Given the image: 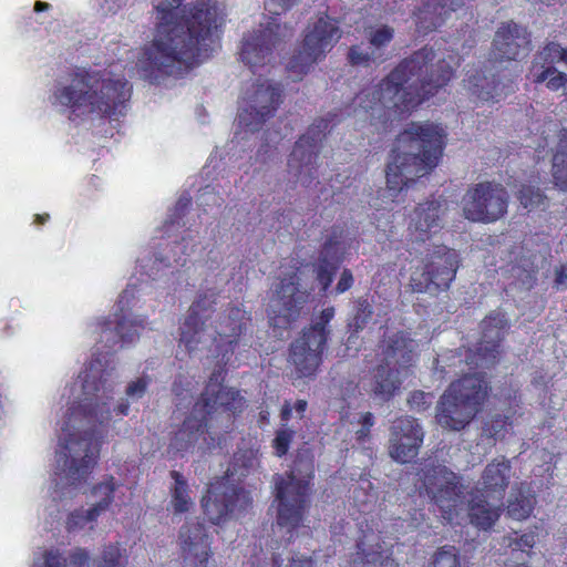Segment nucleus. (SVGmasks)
Instances as JSON below:
<instances>
[{"mask_svg":"<svg viewBox=\"0 0 567 567\" xmlns=\"http://www.w3.org/2000/svg\"><path fill=\"white\" fill-rule=\"evenodd\" d=\"M443 128L433 123L412 122L396 137L386 165V185L399 193L440 163L445 147Z\"/></svg>","mask_w":567,"mask_h":567,"instance_id":"obj_4","label":"nucleus"},{"mask_svg":"<svg viewBox=\"0 0 567 567\" xmlns=\"http://www.w3.org/2000/svg\"><path fill=\"white\" fill-rule=\"evenodd\" d=\"M334 315L336 310L332 306L322 309L320 315L290 343L288 361L293 367L297 378L316 377L331 332L328 326Z\"/></svg>","mask_w":567,"mask_h":567,"instance_id":"obj_9","label":"nucleus"},{"mask_svg":"<svg viewBox=\"0 0 567 567\" xmlns=\"http://www.w3.org/2000/svg\"><path fill=\"white\" fill-rule=\"evenodd\" d=\"M131 93L132 86L126 80L103 79L99 72L82 70L74 74L70 85L54 92V99L72 112L112 118L125 114Z\"/></svg>","mask_w":567,"mask_h":567,"instance_id":"obj_6","label":"nucleus"},{"mask_svg":"<svg viewBox=\"0 0 567 567\" xmlns=\"http://www.w3.org/2000/svg\"><path fill=\"white\" fill-rule=\"evenodd\" d=\"M383 360L375 369V390H400L417 359L416 344L410 333L399 330L382 341Z\"/></svg>","mask_w":567,"mask_h":567,"instance_id":"obj_11","label":"nucleus"},{"mask_svg":"<svg viewBox=\"0 0 567 567\" xmlns=\"http://www.w3.org/2000/svg\"><path fill=\"white\" fill-rule=\"evenodd\" d=\"M288 567H316V563L312 559V557L308 556H301V557H293Z\"/></svg>","mask_w":567,"mask_h":567,"instance_id":"obj_59","label":"nucleus"},{"mask_svg":"<svg viewBox=\"0 0 567 567\" xmlns=\"http://www.w3.org/2000/svg\"><path fill=\"white\" fill-rule=\"evenodd\" d=\"M66 403L60 439L63 452L58 458V463L63 462V468L56 475L65 480L66 485L78 486L87 478L97 462L112 411L95 392H81L72 400L69 396Z\"/></svg>","mask_w":567,"mask_h":567,"instance_id":"obj_3","label":"nucleus"},{"mask_svg":"<svg viewBox=\"0 0 567 567\" xmlns=\"http://www.w3.org/2000/svg\"><path fill=\"white\" fill-rule=\"evenodd\" d=\"M551 176L559 189L567 190V128H563L559 133L551 159Z\"/></svg>","mask_w":567,"mask_h":567,"instance_id":"obj_34","label":"nucleus"},{"mask_svg":"<svg viewBox=\"0 0 567 567\" xmlns=\"http://www.w3.org/2000/svg\"><path fill=\"white\" fill-rule=\"evenodd\" d=\"M511 462L505 456L493 458L481 475V496L502 502L511 480Z\"/></svg>","mask_w":567,"mask_h":567,"instance_id":"obj_29","label":"nucleus"},{"mask_svg":"<svg viewBox=\"0 0 567 567\" xmlns=\"http://www.w3.org/2000/svg\"><path fill=\"white\" fill-rule=\"evenodd\" d=\"M116 488L117 484L112 475H109L103 482H100L92 487V495L101 497V499L93 505V513L100 512L102 514L110 508L114 501V493Z\"/></svg>","mask_w":567,"mask_h":567,"instance_id":"obj_39","label":"nucleus"},{"mask_svg":"<svg viewBox=\"0 0 567 567\" xmlns=\"http://www.w3.org/2000/svg\"><path fill=\"white\" fill-rule=\"evenodd\" d=\"M433 567H462L458 549L444 545L436 549L432 557Z\"/></svg>","mask_w":567,"mask_h":567,"instance_id":"obj_44","label":"nucleus"},{"mask_svg":"<svg viewBox=\"0 0 567 567\" xmlns=\"http://www.w3.org/2000/svg\"><path fill=\"white\" fill-rule=\"evenodd\" d=\"M252 327V316L243 303L229 302L215 321V336L208 349L214 362L205 390H234L225 386L228 365L241 338Z\"/></svg>","mask_w":567,"mask_h":567,"instance_id":"obj_8","label":"nucleus"},{"mask_svg":"<svg viewBox=\"0 0 567 567\" xmlns=\"http://www.w3.org/2000/svg\"><path fill=\"white\" fill-rule=\"evenodd\" d=\"M329 125L330 121L327 118L315 120L289 154L288 173L306 187L317 178V161Z\"/></svg>","mask_w":567,"mask_h":567,"instance_id":"obj_16","label":"nucleus"},{"mask_svg":"<svg viewBox=\"0 0 567 567\" xmlns=\"http://www.w3.org/2000/svg\"><path fill=\"white\" fill-rule=\"evenodd\" d=\"M434 59L435 51L427 45L402 59L378 85L355 96L358 115L378 132L390 131L453 78V66L444 59L433 64Z\"/></svg>","mask_w":567,"mask_h":567,"instance_id":"obj_2","label":"nucleus"},{"mask_svg":"<svg viewBox=\"0 0 567 567\" xmlns=\"http://www.w3.org/2000/svg\"><path fill=\"white\" fill-rule=\"evenodd\" d=\"M307 406H308V403L307 401L305 400H298L296 401V403L293 404L292 409H295V411L297 412V414L299 415V417H303V414L307 410Z\"/></svg>","mask_w":567,"mask_h":567,"instance_id":"obj_62","label":"nucleus"},{"mask_svg":"<svg viewBox=\"0 0 567 567\" xmlns=\"http://www.w3.org/2000/svg\"><path fill=\"white\" fill-rule=\"evenodd\" d=\"M529 73L535 84L546 82V87L550 91H558L565 87L567 75L558 71L554 65H539V62H532Z\"/></svg>","mask_w":567,"mask_h":567,"instance_id":"obj_36","label":"nucleus"},{"mask_svg":"<svg viewBox=\"0 0 567 567\" xmlns=\"http://www.w3.org/2000/svg\"><path fill=\"white\" fill-rule=\"evenodd\" d=\"M100 515V512L93 513V506L87 511L83 508L74 509L68 515L65 528L69 533L82 529L86 524L96 522Z\"/></svg>","mask_w":567,"mask_h":567,"instance_id":"obj_45","label":"nucleus"},{"mask_svg":"<svg viewBox=\"0 0 567 567\" xmlns=\"http://www.w3.org/2000/svg\"><path fill=\"white\" fill-rule=\"evenodd\" d=\"M115 370L113 352H93L92 358L78 375L81 390H107V386L113 383Z\"/></svg>","mask_w":567,"mask_h":567,"instance_id":"obj_27","label":"nucleus"},{"mask_svg":"<svg viewBox=\"0 0 567 567\" xmlns=\"http://www.w3.org/2000/svg\"><path fill=\"white\" fill-rule=\"evenodd\" d=\"M217 305V293H200L190 305L188 312L181 324L179 343L184 344L188 352L195 351L205 331L207 319Z\"/></svg>","mask_w":567,"mask_h":567,"instance_id":"obj_23","label":"nucleus"},{"mask_svg":"<svg viewBox=\"0 0 567 567\" xmlns=\"http://www.w3.org/2000/svg\"><path fill=\"white\" fill-rule=\"evenodd\" d=\"M130 298H134V291L126 288L118 299L121 313H114L113 319L107 318L101 322L102 339L111 343L110 348H114L118 343H132L138 338L140 329L144 328L143 320H130L123 313V303L128 302Z\"/></svg>","mask_w":567,"mask_h":567,"instance_id":"obj_26","label":"nucleus"},{"mask_svg":"<svg viewBox=\"0 0 567 567\" xmlns=\"http://www.w3.org/2000/svg\"><path fill=\"white\" fill-rule=\"evenodd\" d=\"M162 0L155 7L154 39L143 48L140 66L153 84L173 76L182 79L210 56L214 34L220 27L216 0Z\"/></svg>","mask_w":567,"mask_h":567,"instance_id":"obj_1","label":"nucleus"},{"mask_svg":"<svg viewBox=\"0 0 567 567\" xmlns=\"http://www.w3.org/2000/svg\"><path fill=\"white\" fill-rule=\"evenodd\" d=\"M241 392H200L190 413L171 439L169 447L186 453L198 447L210 451L218 443L215 429L233 425L234 417L243 412L246 400Z\"/></svg>","mask_w":567,"mask_h":567,"instance_id":"obj_5","label":"nucleus"},{"mask_svg":"<svg viewBox=\"0 0 567 567\" xmlns=\"http://www.w3.org/2000/svg\"><path fill=\"white\" fill-rule=\"evenodd\" d=\"M445 209V199H432L417 204L409 224V230L417 241L429 240L442 228L441 221Z\"/></svg>","mask_w":567,"mask_h":567,"instance_id":"obj_28","label":"nucleus"},{"mask_svg":"<svg viewBox=\"0 0 567 567\" xmlns=\"http://www.w3.org/2000/svg\"><path fill=\"white\" fill-rule=\"evenodd\" d=\"M70 560L74 566L84 567L90 560L89 551L85 548L76 547L71 551Z\"/></svg>","mask_w":567,"mask_h":567,"instance_id":"obj_56","label":"nucleus"},{"mask_svg":"<svg viewBox=\"0 0 567 567\" xmlns=\"http://www.w3.org/2000/svg\"><path fill=\"white\" fill-rule=\"evenodd\" d=\"M447 390H491L488 382L486 381L485 374L482 372L474 371L473 373H466L461 379L452 382Z\"/></svg>","mask_w":567,"mask_h":567,"instance_id":"obj_46","label":"nucleus"},{"mask_svg":"<svg viewBox=\"0 0 567 567\" xmlns=\"http://www.w3.org/2000/svg\"><path fill=\"white\" fill-rule=\"evenodd\" d=\"M347 59L352 66L368 68L377 60L384 61L382 54H377L373 50H363L360 45L353 44L349 48Z\"/></svg>","mask_w":567,"mask_h":567,"instance_id":"obj_47","label":"nucleus"},{"mask_svg":"<svg viewBox=\"0 0 567 567\" xmlns=\"http://www.w3.org/2000/svg\"><path fill=\"white\" fill-rule=\"evenodd\" d=\"M514 537H508V547L513 550L520 551H529L535 546V534L534 533H525L518 535L516 532L514 533Z\"/></svg>","mask_w":567,"mask_h":567,"instance_id":"obj_51","label":"nucleus"},{"mask_svg":"<svg viewBox=\"0 0 567 567\" xmlns=\"http://www.w3.org/2000/svg\"><path fill=\"white\" fill-rule=\"evenodd\" d=\"M169 475L174 480L169 505L174 514L187 513L194 504L189 495L188 483L178 471H171Z\"/></svg>","mask_w":567,"mask_h":567,"instance_id":"obj_35","label":"nucleus"},{"mask_svg":"<svg viewBox=\"0 0 567 567\" xmlns=\"http://www.w3.org/2000/svg\"><path fill=\"white\" fill-rule=\"evenodd\" d=\"M501 511V506H492L486 497L475 496L468 502L470 522L482 530H488L495 525Z\"/></svg>","mask_w":567,"mask_h":567,"instance_id":"obj_33","label":"nucleus"},{"mask_svg":"<svg viewBox=\"0 0 567 567\" xmlns=\"http://www.w3.org/2000/svg\"><path fill=\"white\" fill-rule=\"evenodd\" d=\"M130 404L127 402H121L114 411L116 412V415L124 416L128 414Z\"/></svg>","mask_w":567,"mask_h":567,"instance_id":"obj_63","label":"nucleus"},{"mask_svg":"<svg viewBox=\"0 0 567 567\" xmlns=\"http://www.w3.org/2000/svg\"><path fill=\"white\" fill-rule=\"evenodd\" d=\"M296 431L288 427H282L276 431L271 446L274 454L281 458L287 455L290 445L295 439Z\"/></svg>","mask_w":567,"mask_h":567,"instance_id":"obj_49","label":"nucleus"},{"mask_svg":"<svg viewBox=\"0 0 567 567\" xmlns=\"http://www.w3.org/2000/svg\"><path fill=\"white\" fill-rule=\"evenodd\" d=\"M467 82L471 93L483 102H498L514 92L512 80H508L507 83H501L495 78L488 81L486 76H481L478 72L468 75Z\"/></svg>","mask_w":567,"mask_h":567,"instance_id":"obj_30","label":"nucleus"},{"mask_svg":"<svg viewBox=\"0 0 567 567\" xmlns=\"http://www.w3.org/2000/svg\"><path fill=\"white\" fill-rule=\"evenodd\" d=\"M125 549L118 543L103 546L101 555L95 559V567H123L127 564Z\"/></svg>","mask_w":567,"mask_h":567,"instance_id":"obj_40","label":"nucleus"},{"mask_svg":"<svg viewBox=\"0 0 567 567\" xmlns=\"http://www.w3.org/2000/svg\"><path fill=\"white\" fill-rule=\"evenodd\" d=\"M517 199L524 208L534 210L544 206L547 197L538 187L522 185L517 193Z\"/></svg>","mask_w":567,"mask_h":567,"instance_id":"obj_43","label":"nucleus"},{"mask_svg":"<svg viewBox=\"0 0 567 567\" xmlns=\"http://www.w3.org/2000/svg\"><path fill=\"white\" fill-rule=\"evenodd\" d=\"M315 477V456L309 447L296 451L291 467L285 475L274 476L277 502L276 523L292 535L303 523L309 508L310 482Z\"/></svg>","mask_w":567,"mask_h":567,"instance_id":"obj_7","label":"nucleus"},{"mask_svg":"<svg viewBox=\"0 0 567 567\" xmlns=\"http://www.w3.org/2000/svg\"><path fill=\"white\" fill-rule=\"evenodd\" d=\"M460 265V256L454 249L439 246L426 258L422 271L412 275L411 286L416 292H446L456 277Z\"/></svg>","mask_w":567,"mask_h":567,"instance_id":"obj_15","label":"nucleus"},{"mask_svg":"<svg viewBox=\"0 0 567 567\" xmlns=\"http://www.w3.org/2000/svg\"><path fill=\"white\" fill-rule=\"evenodd\" d=\"M489 392H443L436 405V422L446 430L465 429L482 410Z\"/></svg>","mask_w":567,"mask_h":567,"instance_id":"obj_18","label":"nucleus"},{"mask_svg":"<svg viewBox=\"0 0 567 567\" xmlns=\"http://www.w3.org/2000/svg\"><path fill=\"white\" fill-rule=\"evenodd\" d=\"M420 493L424 494L437 506L441 516L452 523L458 515L464 503V486L452 470L441 464H432L422 471Z\"/></svg>","mask_w":567,"mask_h":567,"instance_id":"obj_13","label":"nucleus"},{"mask_svg":"<svg viewBox=\"0 0 567 567\" xmlns=\"http://www.w3.org/2000/svg\"><path fill=\"white\" fill-rule=\"evenodd\" d=\"M308 298L309 293L300 287L298 268L282 277L275 290L268 312L270 326L288 329L299 318Z\"/></svg>","mask_w":567,"mask_h":567,"instance_id":"obj_17","label":"nucleus"},{"mask_svg":"<svg viewBox=\"0 0 567 567\" xmlns=\"http://www.w3.org/2000/svg\"><path fill=\"white\" fill-rule=\"evenodd\" d=\"M507 328V319L502 311L493 310L482 320L483 337H487L489 332L496 330L495 338H504V331Z\"/></svg>","mask_w":567,"mask_h":567,"instance_id":"obj_48","label":"nucleus"},{"mask_svg":"<svg viewBox=\"0 0 567 567\" xmlns=\"http://www.w3.org/2000/svg\"><path fill=\"white\" fill-rule=\"evenodd\" d=\"M424 432L417 420L410 415L396 417L390 426L389 455L405 464L419 455Z\"/></svg>","mask_w":567,"mask_h":567,"instance_id":"obj_21","label":"nucleus"},{"mask_svg":"<svg viewBox=\"0 0 567 567\" xmlns=\"http://www.w3.org/2000/svg\"><path fill=\"white\" fill-rule=\"evenodd\" d=\"M244 101L245 106L238 113V125L256 132L275 115L282 103V87L268 81L256 83L251 92L246 93Z\"/></svg>","mask_w":567,"mask_h":567,"instance_id":"obj_19","label":"nucleus"},{"mask_svg":"<svg viewBox=\"0 0 567 567\" xmlns=\"http://www.w3.org/2000/svg\"><path fill=\"white\" fill-rule=\"evenodd\" d=\"M515 414L516 411L508 408L505 413L489 415L483 424V434L495 441L504 439L508 429L513 425Z\"/></svg>","mask_w":567,"mask_h":567,"instance_id":"obj_37","label":"nucleus"},{"mask_svg":"<svg viewBox=\"0 0 567 567\" xmlns=\"http://www.w3.org/2000/svg\"><path fill=\"white\" fill-rule=\"evenodd\" d=\"M502 337L485 340V337L480 340L475 348L465 349V362L470 370H476L482 364H494L501 354Z\"/></svg>","mask_w":567,"mask_h":567,"instance_id":"obj_31","label":"nucleus"},{"mask_svg":"<svg viewBox=\"0 0 567 567\" xmlns=\"http://www.w3.org/2000/svg\"><path fill=\"white\" fill-rule=\"evenodd\" d=\"M357 549L352 560L355 567H399L392 557V550H384L383 544L380 542L369 548H364L363 542H359Z\"/></svg>","mask_w":567,"mask_h":567,"instance_id":"obj_32","label":"nucleus"},{"mask_svg":"<svg viewBox=\"0 0 567 567\" xmlns=\"http://www.w3.org/2000/svg\"><path fill=\"white\" fill-rule=\"evenodd\" d=\"M509 195L497 182L471 185L462 198L463 216L473 223L492 224L507 214Z\"/></svg>","mask_w":567,"mask_h":567,"instance_id":"obj_14","label":"nucleus"},{"mask_svg":"<svg viewBox=\"0 0 567 567\" xmlns=\"http://www.w3.org/2000/svg\"><path fill=\"white\" fill-rule=\"evenodd\" d=\"M151 377L143 373L141 377H138L135 381H132L126 390H146L147 386L151 384Z\"/></svg>","mask_w":567,"mask_h":567,"instance_id":"obj_58","label":"nucleus"},{"mask_svg":"<svg viewBox=\"0 0 567 567\" xmlns=\"http://www.w3.org/2000/svg\"><path fill=\"white\" fill-rule=\"evenodd\" d=\"M338 20L323 12L312 23L308 24L301 47L290 58L287 70L295 75L293 81H300L317 62L326 55L341 39Z\"/></svg>","mask_w":567,"mask_h":567,"instance_id":"obj_10","label":"nucleus"},{"mask_svg":"<svg viewBox=\"0 0 567 567\" xmlns=\"http://www.w3.org/2000/svg\"><path fill=\"white\" fill-rule=\"evenodd\" d=\"M354 284V278L352 271L349 268H344L340 275L338 284L336 286L337 293H344L349 289L352 288Z\"/></svg>","mask_w":567,"mask_h":567,"instance_id":"obj_55","label":"nucleus"},{"mask_svg":"<svg viewBox=\"0 0 567 567\" xmlns=\"http://www.w3.org/2000/svg\"><path fill=\"white\" fill-rule=\"evenodd\" d=\"M532 51V37L527 28L515 21L502 22L492 42L491 55L494 61H517Z\"/></svg>","mask_w":567,"mask_h":567,"instance_id":"obj_22","label":"nucleus"},{"mask_svg":"<svg viewBox=\"0 0 567 567\" xmlns=\"http://www.w3.org/2000/svg\"><path fill=\"white\" fill-rule=\"evenodd\" d=\"M373 317V308L368 298L360 297L354 302L351 317L348 320L347 328L351 336H357L363 331Z\"/></svg>","mask_w":567,"mask_h":567,"instance_id":"obj_38","label":"nucleus"},{"mask_svg":"<svg viewBox=\"0 0 567 567\" xmlns=\"http://www.w3.org/2000/svg\"><path fill=\"white\" fill-rule=\"evenodd\" d=\"M533 62H539V65H554L558 62L567 64V48H563L559 43L547 42L535 55Z\"/></svg>","mask_w":567,"mask_h":567,"instance_id":"obj_41","label":"nucleus"},{"mask_svg":"<svg viewBox=\"0 0 567 567\" xmlns=\"http://www.w3.org/2000/svg\"><path fill=\"white\" fill-rule=\"evenodd\" d=\"M359 423L361 429L355 432L358 442H365L370 437L371 427L374 425V416L371 412H365L361 415Z\"/></svg>","mask_w":567,"mask_h":567,"instance_id":"obj_53","label":"nucleus"},{"mask_svg":"<svg viewBox=\"0 0 567 567\" xmlns=\"http://www.w3.org/2000/svg\"><path fill=\"white\" fill-rule=\"evenodd\" d=\"M204 515L213 525H221L231 518L244 516L252 506L250 492L230 480V475L217 477L202 497Z\"/></svg>","mask_w":567,"mask_h":567,"instance_id":"obj_12","label":"nucleus"},{"mask_svg":"<svg viewBox=\"0 0 567 567\" xmlns=\"http://www.w3.org/2000/svg\"><path fill=\"white\" fill-rule=\"evenodd\" d=\"M433 392H412L408 399L410 409L416 412H423L432 405Z\"/></svg>","mask_w":567,"mask_h":567,"instance_id":"obj_52","label":"nucleus"},{"mask_svg":"<svg viewBox=\"0 0 567 567\" xmlns=\"http://www.w3.org/2000/svg\"><path fill=\"white\" fill-rule=\"evenodd\" d=\"M519 502H512L508 506V513L512 516L518 517V518H525L529 515V509L525 508L524 506H520L518 508Z\"/></svg>","mask_w":567,"mask_h":567,"instance_id":"obj_60","label":"nucleus"},{"mask_svg":"<svg viewBox=\"0 0 567 567\" xmlns=\"http://www.w3.org/2000/svg\"><path fill=\"white\" fill-rule=\"evenodd\" d=\"M292 410H293L292 405L288 401H286L284 403V405L281 406L280 420H281L282 426H286L288 421L291 419Z\"/></svg>","mask_w":567,"mask_h":567,"instance_id":"obj_61","label":"nucleus"},{"mask_svg":"<svg viewBox=\"0 0 567 567\" xmlns=\"http://www.w3.org/2000/svg\"><path fill=\"white\" fill-rule=\"evenodd\" d=\"M342 233V228L333 226L331 234L324 239L319 250L315 274L323 292L333 282L334 276L344 260V254L340 250Z\"/></svg>","mask_w":567,"mask_h":567,"instance_id":"obj_25","label":"nucleus"},{"mask_svg":"<svg viewBox=\"0 0 567 567\" xmlns=\"http://www.w3.org/2000/svg\"><path fill=\"white\" fill-rule=\"evenodd\" d=\"M368 42L377 54L383 55V50L394 39V29L388 24L367 30Z\"/></svg>","mask_w":567,"mask_h":567,"instance_id":"obj_42","label":"nucleus"},{"mask_svg":"<svg viewBox=\"0 0 567 567\" xmlns=\"http://www.w3.org/2000/svg\"><path fill=\"white\" fill-rule=\"evenodd\" d=\"M50 219V215L44 213V214H37L34 215V220L33 223L35 225H44L47 221H49Z\"/></svg>","mask_w":567,"mask_h":567,"instance_id":"obj_64","label":"nucleus"},{"mask_svg":"<svg viewBox=\"0 0 567 567\" xmlns=\"http://www.w3.org/2000/svg\"><path fill=\"white\" fill-rule=\"evenodd\" d=\"M213 537L198 522L185 523L178 533V546L183 567H209L214 557Z\"/></svg>","mask_w":567,"mask_h":567,"instance_id":"obj_20","label":"nucleus"},{"mask_svg":"<svg viewBox=\"0 0 567 567\" xmlns=\"http://www.w3.org/2000/svg\"><path fill=\"white\" fill-rule=\"evenodd\" d=\"M299 0H267L266 9L269 13L280 16L296 6Z\"/></svg>","mask_w":567,"mask_h":567,"instance_id":"obj_54","label":"nucleus"},{"mask_svg":"<svg viewBox=\"0 0 567 567\" xmlns=\"http://www.w3.org/2000/svg\"><path fill=\"white\" fill-rule=\"evenodd\" d=\"M280 38L277 31L268 27L259 29L244 37L240 48V60L251 70L270 63L274 50L278 47Z\"/></svg>","mask_w":567,"mask_h":567,"instance_id":"obj_24","label":"nucleus"},{"mask_svg":"<svg viewBox=\"0 0 567 567\" xmlns=\"http://www.w3.org/2000/svg\"><path fill=\"white\" fill-rule=\"evenodd\" d=\"M554 285L556 288L566 285L567 282V264H560L554 269Z\"/></svg>","mask_w":567,"mask_h":567,"instance_id":"obj_57","label":"nucleus"},{"mask_svg":"<svg viewBox=\"0 0 567 567\" xmlns=\"http://www.w3.org/2000/svg\"><path fill=\"white\" fill-rule=\"evenodd\" d=\"M33 567H68V558L58 548L44 549L42 560L34 561Z\"/></svg>","mask_w":567,"mask_h":567,"instance_id":"obj_50","label":"nucleus"}]
</instances>
